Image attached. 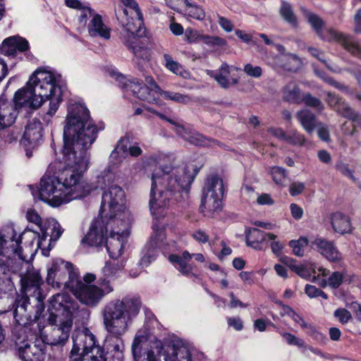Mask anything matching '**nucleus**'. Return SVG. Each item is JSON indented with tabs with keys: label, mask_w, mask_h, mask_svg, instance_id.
Here are the masks:
<instances>
[{
	"label": "nucleus",
	"mask_w": 361,
	"mask_h": 361,
	"mask_svg": "<svg viewBox=\"0 0 361 361\" xmlns=\"http://www.w3.org/2000/svg\"><path fill=\"white\" fill-rule=\"evenodd\" d=\"M66 124L63 128L64 146L61 161L49 166V172L55 173L72 200L82 198L98 186L92 187L82 180L88 168L87 150L97 137L99 130L90 120L87 109L80 104H71L68 108Z\"/></svg>",
	"instance_id": "nucleus-1"
},
{
	"label": "nucleus",
	"mask_w": 361,
	"mask_h": 361,
	"mask_svg": "<svg viewBox=\"0 0 361 361\" xmlns=\"http://www.w3.org/2000/svg\"><path fill=\"white\" fill-rule=\"evenodd\" d=\"M141 302L127 296L113 300L102 310L103 324L108 333L104 345L107 357L96 344L94 336L87 328L74 332L70 357L73 361H123L125 345L121 336L128 331L133 319L138 314Z\"/></svg>",
	"instance_id": "nucleus-2"
},
{
	"label": "nucleus",
	"mask_w": 361,
	"mask_h": 361,
	"mask_svg": "<svg viewBox=\"0 0 361 361\" xmlns=\"http://www.w3.org/2000/svg\"><path fill=\"white\" fill-rule=\"evenodd\" d=\"M60 78V75L56 77L50 71L37 70L30 78L26 86L16 92V104L37 109L45 99H49V109L42 118L43 121L49 124L61 101V89L57 85Z\"/></svg>",
	"instance_id": "nucleus-3"
},
{
	"label": "nucleus",
	"mask_w": 361,
	"mask_h": 361,
	"mask_svg": "<svg viewBox=\"0 0 361 361\" xmlns=\"http://www.w3.org/2000/svg\"><path fill=\"white\" fill-rule=\"evenodd\" d=\"M79 305L68 294L57 293L49 300L48 326L41 332L40 339L51 345H64L73 326L74 314Z\"/></svg>",
	"instance_id": "nucleus-4"
},
{
	"label": "nucleus",
	"mask_w": 361,
	"mask_h": 361,
	"mask_svg": "<svg viewBox=\"0 0 361 361\" xmlns=\"http://www.w3.org/2000/svg\"><path fill=\"white\" fill-rule=\"evenodd\" d=\"M100 216L103 222L107 219L114 225L127 220L130 222V213L125 207V193L118 185L111 186L102 195Z\"/></svg>",
	"instance_id": "nucleus-5"
},
{
	"label": "nucleus",
	"mask_w": 361,
	"mask_h": 361,
	"mask_svg": "<svg viewBox=\"0 0 361 361\" xmlns=\"http://www.w3.org/2000/svg\"><path fill=\"white\" fill-rule=\"evenodd\" d=\"M71 277V281L66 282L65 288L81 303L91 307H96L105 295L114 291L111 284L99 282L100 286H98L82 282L79 275L72 274Z\"/></svg>",
	"instance_id": "nucleus-6"
},
{
	"label": "nucleus",
	"mask_w": 361,
	"mask_h": 361,
	"mask_svg": "<svg viewBox=\"0 0 361 361\" xmlns=\"http://www.w3.org/2000/svg\"><path fill=\"white\" fill-rule=\"evenodd\" d=\"M155 177L160 180L159 185L173 197L175 201H184L188 198L190 185L194 177L188 167L175 168L170 173L155 175Z\"/></svg>",
	"instance_id": "nucleus-7"
},
{
	"label": "nucleus",
	"mask_w": 361,
	"mask_h": 361,
	"mask_svg": "<svg viewBox=\"0 0 361 361\" xmlns=\"http://www.w3.org/2000/svg\"><path fill=\"white\" fill-rule=\"evenodd\" d=\"M223 179L217 175L208 176L202 188L200 212L208 218H214L223 209V197L224 195Z\"/></svg>",
	"instance_id": "nucleus-8"
},
{
	"label": "nucleus",
	"mask_w": 361,
	"mask_h": 361,
	"mask_svg": "<svg viewBox=\"0 0 361 361\" xmlns=\"http://www.w3.org/2000/svg\"><path fill=\"white\" fill-rule=\"evenodd\" d=\"M15 231L12 228L7 231L6 235H0V255H4L6 250H11L19 259L27 261L31 250H35L33 247L37 233L25 231L18 238H15Z\"/></svg>",
	"instance_id": "nucleus-9"
},
{
	"label": "nucleus",
	"mask_w": 361,
	"mask_h": 361,
	"mask_svg": "<svg viewBox=\"0 0 361 361\" xmlns=\"http://www.w3.org/2000/svg\"><path fill=\"white\" fill-rule=\"evenodd\" d=\"M51 173L48 170L41 179L40 199L51 207H59L72 201L58 176L55 173L51 175Z\"/></svg>",
	"instance_id": "nucleus-10"
},
{
	"label": "nucleus",
	"mask_w": 361,
	"mask_h": 361,
	"mask_svg": "<svg viewBox=\"0 0 361 361\" xmlns=\"http://www.w3.org/2000/svg\"><path fill=\"white\" fill-rule=\"evenodd\" d=\"M130 224L127 220L116 225L106 222L105 231L109 235L106 236L105 245L110 257L116 259L121 255L124 243L129 235Z\"/></svg>",
	"instance_id": "nucleus-11"
},
{
	"label": "nucleus",
	"mask_w": 361,
	"mask_h": 361,
	"mask_svg": "<svg viewBox=\"0 0 361 361\" xmlns=\"http://www.w3.org/2000/svg\"><path fill=\"white\" fill-rule=\"evenodd\" d=\"M43 300L35 298L32 305L27 295H22L16 300L13 317L19 325H26L39 318L44 310Z\"/></svg>",
	"instance_id": "nucleus-12"
},
{
	"label": "nucleus",
	"mask_w": 361,
	"mask_h": 361,
	"mask_svg": "<svg viewBox=\"0 0 361 361\" xmlns=\"http://www.w3.org/2000/svg\"><path fill=\"white\" fill-rule=\"evenodd\" d=\"M123 5L130 9L131 16L129 17L128 11L125 8L123 15L119 16L121 24L125 31L132 36L140 35L143 27V16L138 4L135 0H120Z\"/></svg>",
	"instance_id": "nucleus-13"
},
{
	"label": "nucleus",
	"mask_w": 361,
	"mask_h": 361,
	"mask_svg": "<svg viewBox=\"0 0 361 361\" xmlns=\"http://www.w3.org/2000/svg\"><path fill=\"white\" fill-rule=\"evenodd\" d=\"M159 183L160 180L152 174L149 204L152 216L158 219L166 215L170 201L173 200Z\"/></svg>",
	"instance_id": "nucleus-14"
},
{
	"label": "nucleus",
	"mask_w": 361,
	"mask_h": 361,
	"mask_svg": "<svg viewBox=\"0 0 361 361\" xmlns=\"http://www.w3.org/2000/svg\"><path fill=\"white\" fill-rule=\"evenodd\" d=\"M72 274L78 275L71 263L56 259L47 270V282L54 288H60L62 285L65 286L66 282L71 281Z\"/></svg>",
	"instance_id": "nucleus-15"
},
{
	"label": "nucleus",
	"mask_w": 361,
	"mask_h": 361,
	"mask_svg": "<svg viewBox=\"0 0 361 361\" xmlns=\"http://www.w3.org/2000/svg\"><path fill=\"white\" fill-rule=\"evenodd\" d=\"M303 13L308 23L322 39L329 42H336L342 44L347 35H345L332 27H323V20L319 16L307 10L304 9Z\"/></svg>",
	"instance_id": "nucleus-16"
},
{
	"label": "nucleus",
	"mask_w": 361,
	"mask_h": 361,
	"mask_svg": "<svg viewBox=\"0 0 361 361\" xmlns=\"http://www.w3.org/2000/svg\"><path fill=\"white\" fill-rule=\"evenodd\" d=\"M46 345L40 338L26 340L16 344V355L21 361H43Z\"/></svg>",
	"instance_id": "nucleus-17"
},
{
	"label": "nucleus",
	"mask_w": 361,
	"mask_h": 361,
	"mask_svg": "<svg viewBox=\"0 0 361 361\" xmlns=\"http://www.w3.org/2000/svg\"><path fill=\"white\" fill-rule=\"evenodd\" d=\"M22 288L26 295L39 300H44L41 293V286L43 284V279L37 270L29 269L20 279Z\"/></svg>",
	"instance_id": "nucleus-18"
},
{
	"label": "nucleus",
	"mask_w": 361,
	"mask_h": 361,
	"mask_svg": "<svg viewBox=\"0 0 361 361\" xmlns=\"http://www.w3.org/2000/svg\"><path fill=\"white\" fill-rule=\"evenodd\" d=\"M42 232V235L37 233V238L36 239L37 243L35 250H32L30 252V257H32L38 249L43 250L44 249V243L47 241V236L49 235V247L51 245V241H56L63 233L61 225L54 219H50L48 221V228L44 230L43 227L40 228Z\"/></svg>",
	"instance_id": "nucleus-19"
},
{
	"label": "nucleus",
	"mask_w": 361,
	"mask_h": 361,
	"mask_svg": "<svg viewBox=\"0 0 361 361\" xmlns=\"http://www.w3.org/2000/svg\"><path fill=\"white\" fill-rule=\"evenodd\" d=\"M107 219H104L103 222L102 217L100 216L99 219L95 220L90 228L87 234L82 240V244H87L89 246H100L104 241L106 236L108 235L105 231V226Z\"/></svg>",
	"instance_id": "nucleus-20"
},
{
	"label": "nucleus",
	"mask_w": 361,
	"mask_h": 361,
	"mask_svg": "<svg viewBox=\"0 0 361 361\" xmlns=\"http://www.w3.org/2000/svg\"><path fill=\"white\" fill-rule=\"evenodd\" d=\"M165 361H192L189 348L180 340L172 341L166 347Z\"/></svg>",
	"instance_id": "nucleus-21"
},
{
	"label": "nucleus",
	"mask_w": 361,
	"mask_h": 361,
	"mask_svg": "<svg viewBox=\"0 0 361 361\" xmlns=\"http://www.w3.org/2000/svg\"><path fill=\"white\" fill-rule=\"evenodd\" d=\"M234 71H238L240 68L229 66L226 63H223L215 73L212 71H208V74L213 77L222 88L227 89L239 82L238 78H233L231 75V73Z\"/></svg>",
	"instance_id": "nucleus-22"
},
{
	"label": "nucleus",
	"mask_w": 361,
	"mask_h": 361,
	"mask_svg": "<svg viewBox=\"0 0 361 361\" xmlns=\"http://www.w3.org/2000/svg\"><path fill=\"white\" fill-rule=\"evenodd\" d=\"M280 52L274 58V64L287 71H297L302 66V61L296 55L285 52V48L280 44L276 45Z\"/></svg>",
	"instance_id": "nucleus-23"
},
{
	"label": "nucleus",
	"mask_w": 361,
	"mask_h": 361,
	"mask_svg": "<svg viewBox=\"0 0 361 361\" xmlns=\"http://www.w3.org/2000/svg\"><path fill=\"white\" fill-rule=\"evenodd\" d=\"M42 139V127L41 122L34 118L29 122L22 140V143L25 147H35Z\"/></svg>",
	"instance_id": "nucleus-24"
},
{
	"label": "nucleus",
	"mask_w": 361,
	"mask_h": 361,
	"mask_svg": "<svg viewBox=\"0 0 361 361\" xmlns=\"http://www.w3.org/2000/svg\"><path fill=\"white\" fill-rule=\"evenodd\" d=\"M29 48L28 42L18 36L10 37L3 42L0 50L6 56H15L18 51L23 52Z\"/></svg>",
	"instance_id": "nucleus-25"
},
{
	"label": "nucleus",
	"mask_w": 361,
	"mask_h": 361,
	"mask_svg": "<svg viewBox=\"0 0 361 361\" xmlns=\"http://www.w3.org/2000/svg\"><path fill=\"white\" fill-rule=\"evenodd\" d=\"M312 245L319 252L329 261L338 262L342 259L341 254L338 251L334 243L324 238H318L312 242Z\"/></svg>",
	"instance_id": "nucleus-26"
},
{
	"label": "nucleus",
	"mask_w": 361,
	"mask_h": 361,
	"mask_svg": "<svg viewBox=\"0 0 361 361\" xmlns=\"http://www.w3.org/2000/svg\"><path fill=\"white\" fill-rule=\"evenodd\" d=\"M326 101L330 106L334 107L336 111L343 116L355 122L359 121L360 120L361 121V117L346 103L341 101L336 94L328 93Z\"/></svg>",
	"instance_id": "nucleus-27"
},
{
	"label": "nucleus",
	"mask_w": 361,
	"mask_h": 361,
	"mask_svg": "<svg viewBox=\"0 0 361 361\" xmlns=\"http://www.w3.org/2000/svg\"><path fill=\"white\" fill-rule=\"evenodd\" d=\"M277 236L271 233L263 232L258 228H250L246 233L247 244L255 250H262V243L276 240Z\"/></svg>",
	"instance_id": "nucleus-28"
},
{
	"label": "nucleus",
	"mask_w": 361,
	"mask_h": 361,
	"mask_svg": "<svg viewBox=\"0 0 361 361\" xmlns=\"http://www.w3.org/2000/svg\"><path fill=\"white\" fill-rule=\"evenodd\" d=\"M331 226L335 232L340 234L350 233L353 227L350 217L340 212H336L329 215Z\"/></svg>",
	"instance_id": "nucleus-29"
},
{
	"label": "nucleus",
	"mask_w": 361,
	"mask_h": 361,
	"mask_svg": "<svg viewBox=\"0 0 361 361\" xmlns=\"http://www.w3.org/2000/svg\"><path fill=\"white\" fill-rule=\"evenodd\" d=\"M183 130L178 132L177 134L184 140L188 141L191 144L198 146H207L214 147L219 145V142L216 140L209 139L204 135L198 133L191 132L183 125Z\"/></svg>",
	"instance_id": "nucleus-30"
},
{
	"label": "nucleus",
	"mask_w": 361,
	"mask_h": 361,
	"mask_svg": "<svg viewBox=\"0 0 361 361\" xmlns=\"http://www.w3.org/2000/svg\"><path fill=\"white\" fill-rule=\"evenodd\" d=\"M16 116V109L11 103L0 101V130L11 126Z\"/></svg>",
	"instance_id": "nucleus-31"
},
{
	"label": "nucleus",
	"mask_w": 361,
	"mask_h": 361,
	"mask_svg": "<svg viewBox=\"0 0 361 361\" xmlns=\"http://www.w3.org/2000/svg\"><path fill=\"white\" fill-rule=\"evenodd\" d=\"M192 259V255L188 251H184L181 256L171 255L169 257V261L183 275L189 276L193 269V266L188 262Z\"/></svg>",
	"instance_id": "nucleus-32"
},
{
	"label": "nucleus",
	"mask_w": 361,
	"mask_h": 361,
	"mask_svg": "<svg viewBox=\"0 0 361 361\" xmlns=\"http://www.w3.org/2000/svg\"><path fill=\"white\" fill-rule=\"evenodd\" d=\"M88 32L92 37H100L109 39L111 37L110 29L104 24L102 16L96 14L88 25Z\"/></svg>",
	"instance_id": "nucleus-33"
},
{
	"label": "nucleus",
	"mask_w": 361,
	"mask_h": 361,
	"mask_svg": "<svg viewBox=\"0 0 361 361\" xmlns=\"http://www.w3.org/2000/svg\"><path fill=\"white\" fill-rule=\"evenodd\" d=\"M283 99L290 103L300 104L303 94L295 82H290L283 89Z\"/></svg>",
	"instance_id": "nucleus-34"
},
{
	"label": "nucleus",
	"mask_w": 361,
	"mask_h": 361,
	"mask_svg": "<svg viewBox=\"0 0 361 361\" xmlns=\"http://www.w3.org/2000/svg\"><path fill=\"white\" fill-rule=\"evenodd\" d=\"M296 117L303 129L308 134L312 135L318 125L316 123L315 115L307 109H303L297 113Z\"/></svg>",
	"instance_id": "nucleus-35"
},
{
	"label": "nucleus",
	"mask_w": 361,
	"mask_h": 361,
	"mask_svg": "<svg viewBox=\"0 0 361 361\" xmlns=\"http://www.w3.org/2000/svg\"><path fill=\"white\" fill-rule=\"evenodd\" d=\"M123 267V264L119 262L111 261L106 262L102 269L103 276L99 279V282L111 284L110 281L116 276L118 271H121Z\"/></svg>",
	"instance_id": "nucleus-36"
},
{
	"label": "nucleus",
	"mask_w": 361,
	"mask_h": 361,
	"mask_svg": "<svg viewBox=\"0 0 361 361\" xmlns=\"http://www.w3.org/2000/svg\"><path fill=\"white\" fill-rule=\"evenodd\" d=\"M164 58L166 62L165 66L170 71L185 79L190 77V72L186 71L179 63L173 61L169 55L164 54Z\"/></svg>",
	"instance_id": "nucleus-37"
},
{
	"label": "nucleus",
	"mask_w": 361,
	"mask_h": 361,
	"mask_svg": "<svg viewBox=\"0 0 361 361\" xmlns=\"http://www.w3.org/2000/svg\"><path fill=\"white\" fill-rule=\"evenodd\" d=\"M341 46L350 54L361 58V43L353 36L347 35Z\"/></svg>",
	"instance_id": "nucleus-38"
},
{
	"label": "nucleus",
	"mask_w": 361,
	"mask_h": 361,
	"mask_svg": "<svg viewBox=\"0 0 361 361\" xmlns=\"http://www.w3.org/2000/svg\"><path fill=\"white\" fill-rule=\"evenodd\" d=\"M280 14L283 19L293 27L298 26V18L295 15L290 4L283 1L280 8Z\"/></svg>",
	"instance_id": "nucleus-39"
},
{
	"label": "nucleus",
	"mask_w": 361,
	"mask_h": 361,
	"mask_svg": "<svg viewBox=\"0 0 361 361\" xmlns=\"http://www.w3.org/2000/svg\"><path fill=\"white\" fill-rule=\"evenodd\" d=\"M116 78L118 80L122 88L125 89L126 92H131L133 95L137 97L143 85L142 82L137 80H133L127 83L126 78L121 75H116Z\"/></svg>",
	"instance_id": "nucleus-40"
},
{
	"label": "nucleus",
	"mask_w": 361,
	"mask_h": 361,
	"mask_svg": "<svg viewBox=\"0 0 361 361\" xmlns=\"http://www.w3.org/2000/svg\"><path fill=\"white\" fill-rule=\"evenodd\" d=\"M164 99L171 100L178 103L187 104L191 102V97L188 94H180L179 92L161 90L159 94Z\"/></svg>",
	"instance_id": "nucleus-41"
},
{
	"label": "nucleus",
	"mask_w": 361,
	"mask_h": 361,
	"mask_svg": "<svg viewBox=\"0 0 361 361\" xmlns=\"http://www.w3.org/2000/svg\"><path fill=\"white\" fill-rule=\"evenodd\" d=\"M154 234L151 237L149 245L152 248H161L165 245L166 234L163 228H157L153 226Z\"/></svg>",
	"instance_id": "nucleus-42"
},
{
	"label": "nucleus",
	"mask_w": 361,
	"mask_h": 361,
	"mask_svg": "<svg viewBox=\"0 0 361 361\" xmlns=\"http://www.w3.org/2000/svg\"><path fill=\"white\" fill-rule=\"evenodd\" d=\"M285 141L293 146H303L306 142V138L296 130H290L287 132Z\"/></svg>",
	"instance_id": "nucleus-43"
},
{
	"label": "nucleus",
	"mask_w": 361,
	"mask_h": 361,
	"mask_svg": "<svg viewBox=\"0 0 361 361\" xmlns=\"http://www.w3.org/2000/svg\"><path fill=\"white\" fill-rule=\"evenodd\" d=\"M343 281V274L339 271L334 272L329 278L328 283L325 279H322L319 284L326 287L327 284L332 288H338Z\"/></svg>",
	"instance_id": "nucleus-44"
},
{
	"label": "nucleus",
	"mask_w": 361,
	"mask_h": 361,
	"mask_svg": "<svg viewBox=\"0 0 361 361\" xmlns=\"http://www.w3.org/2000/svg\"><path fill=\"white\" fill-rule=\"evenodd\" d=\"M185 12L188 16L198 20H202L205 17V13L201 7L190 4L188 1L185 5Z\"/></svg>",
	"instance_id": "nucleus-45"
},
{
	"label": "nucleus",
	"mask_w": 361,
	"mask_h": 361,
	"mask_svg": "<svg viewBox=\"0 0 361 361\" xmlns=\"http://www.w3.org/2000/svg\"><path fill=\"white\" fill-rule=\"evenodd\" d=\"M308 245V240L305 237H300L298 240H292L289 242L293 253L298 257L304 255V248Z\"/></svg>",
	"instance_id": "nucleus-46"
},
{
	"label": "nucleus",
	"mask_w": 361,
	"mask_h": 361,
	"mask_svg": "<svg viewBox=\"0 0 361 361\" xmlns=\"http://www.w3.org/2000/svg\"><path fill=\"white\" fill-rule=\"evenodd\" d=\"M274 181L280 185L285 183L286 179V173L285 169L279 166H274L271 170Z\"/></svg>",
	"instance_id": "nucleus-47"
},
{
	"label": "nucleus",
	"mask_w": 361,
	"mask_h": 361,
	"mask_svg": "<svg viewBox=\"0 0 361 361\" xmlns=\"http://www.w3.org/2000/svg\"><path fill=\"white\" fill-rule=\"evenodd\" d=\"M133 52L137 63L140 64V61H142V63H146L149 61V51L147 48L135 46L133 47Z\"/></svg>",
	"instance_id": "nucleus-48"
},
{
	"label": "nucleus",
	"mask_w": 361,
	"mask_h": 361,
	"mask_svg": "<svg viewBox=\"0 0 361 361\" xmlns=\"http://www.w3.org/2000/svg\"><path fill=\"white\" fill-rule=\"evenodd\" d=\"M316 268V266L313 264H311L310 268L305 265H297L293 267V271L302 278L309 279L312 273H317Z\"/></svg>",
	"instance_id": "nucleus-49"
},
{
	"label": "nucleus",
	"mask_w": 361,
	"mask_h": 361,
	"mask_svg": "<svg viewBox=\"0 0 361 361\" xmlns=\"http://www.w3.org/2000/svg\"><path fill=\"white\" fill-rule=\"evenodd\" d=\"M244 73L250 77L259 78L262 75V68L250 63H246L243 67Z\"/></svg>",
	"instance_id": "nucleus-50"
},
{
	"label": "nucleus",
	"mask_w": 361,
	"mask_h": 361,
	"mask_svg": "<svg viewBox=\"0 0 361 361\" xmlns=\"http://www.w3.org/2000/svg\"><path fill=\"white\" fill-rule=\"evenodd\" d=\"M200 40L204 44L212 46H224L226 42L224 39L217 36L201 35Z\"/></svg>",
	"instance_id": "nucleus-51"
},
{
	"label": "nucleus",
	"mask_w": 361,
	"mask_h": 361,
	"mask_svg": "<svg viewBox=\"0 0 361 361\" xmlns=\"http://www.w3.org/2000/svg\"><path fill=\"white\" fill-rule=\"evenodd\" d=\"M334 315L343 324L348 323L352 319L351 313L344 308L336 309L334 312Z\"/></svg>",
	"instance_id": "nucleus-52"
},
{
	"label": "nucleus",
	"mask_w": 361,
	"mask_h": 361,
	"mask_svg": "<svg viewBox=\"0 0 361 361\" xmlns=\"http://www.w3.org/2000/svg\"><path fill=\"white\" fill-rule=\"evenodd\" d=\"M305 292L308 295V297L317 298L322 297L323 299L326 300L328 298L327 295L322 290L317 288L316 286L312 285H306L305 288Z\"/></svg>",
	"instance_id": "nucleus-53"
},
{
	"label": "nucleus",
	"mask_w": 361,
	"mask_h": 361,
	"mask_svg": "<svg viewBox=\"0 0 361 361\" xmlns=\"http://www.w3.org/2000/svg\"><path fill=\"white\" fill-rule=\"evenodd\" d=\"M336 169L343 176L351 179L354 183H356V178L353 176L352 171L349 169L348 164L340 161L336 165Z\"/></svg>",
	"instance_id": "nucleus-54"
},
{
	"label": "nucleus",
	"mask_w": 361,
	"mask_h": 361,
	"mask_svg": "<svg viewBox=\"0 0 361 361\" xmlns=\"http://www.w3.org/2000/svg\"><path fill=\"white\" fill-rule=\"evenodd\" d=\"M308 51L310 53V54L317 58L319 61H322L324 63V65L329 68L330 70L333 71H336V68L331 66L326 61V57L323 52L320 51L319 49L314 48V47H309Z\"/></svg>",
	"instance_id": "nucleus-55"
},
{
	"label": "nucleus",
	"mask_w": 361,
	"mask_h": 361,
	"mask_svg": "<svg viewBox=\"0 0 361 361\" xmlns=\"http://www.w3.org/2000/svg\"><path fill=\"white\" fill-rule=\"evenodd\" d=\"M302 102H304L306 105L314 107L319 111L323 109V105L322 104L320 100L311 96L310 94H306L305 96L303 95Z\"/></svg>",
	"instance_id": "nucleus-56"
},
{
	"label": "nucleus",
	"mask_w": 361,
	"mask_h": 361,
	"mask_svg": "<svg viewBox=\"0 0 361 361\" xmlns=\"http://www.w3.org/2000/svg\"><path fill=\"white\" fill-rule=\"evenodd\" d=\"M159 116L168 121L169 123H170L171 125L173 126V127L172 128V130H174L176 133L178 132H180L181 130H183V122L178 118H167L166 116L161 114H158Z\"/></svg>",
	"instance_id": "nucleus-57"
},
{
	"label": "nucleus",
	"mask_w": 361,
	"mask_h": 361,
	"mask_svg": "<svg viewBox=\"0 0 361 361\" xmlns=\"http://www.w3.org/2000/svg\"><path fill=\"white\" fill-rule=\"evenodd\" d=\"M283 337L286 339V342L289 345H294L298 347H305L303 340L297 338L291 334L285 333L283 334Z\"/></svg>",
	"instance_id": "nucleus-58"
},
{
	"label": "nucleus",
	"mask_w": 361,
	"mask_h": 361,
	"mask_svg": "<svg viewBox=\"0 0 361 361\" xmlns=\"http://www.w3.org/2000/svg\"><path fill=\"white\" fill-rule=\"evenodd\" d=\"M316 127L317 128L319 137L325 142L330 141V134L328 127L323 123H319Z\"/></svg>",
	"instance_id": "nucleus-59"
},
{
	"label": "nucleus",
	"mask_w": 361,
	"mask_h": 361,
	"mask_svg": "<svg viewBox=\"0 0 361 361\" xmlns=\"http://www.w3.org/2000/svg\"><path fill=\"white\" fill-rule=\"evenodd\" d=\"M305 329H307V334L314 339L318 341H323L326 339L325 336L319 332L313 326L307 324V326Z\"/></svg>",
	"instance_id": "nucleus-60"
},
{
	"label": "nucleus",
	"mask_w": 361,
	"mask_h": 361,
	"mask_svg": "<svg viewBox=\"0 0 361 361\" xmlns=\"http://www.w3.org/2000/svg\"><path fill=\"white\" fill-rule=\"evenodd\" d=\"M27 219L42 228V219L39 215L33 209H29L26 214Z\"/></svg>",
	"instance_id": "nucleus-61"
},
{
	"label": "nucleus",
	"mask_w": 361,
	"mask_h": 361,
	"mask_svg": "<svg viewBox=\"0 0 361 361\" xmlns=\"http://www.w3.org/2000/svg\"><path fill=\"white\" fill-rule=\"evenodd\" d=\"M305 189V184L301 182H293L290 185L289 192L292 196L301 194Z\"/></svg>",
	"instance_id": "nucleus-62"
},
{
	"label": "nucleus",
	"mask_w": 361,
	"mask_h": 361,
	"mask_svg": "<svg viewBox=\"0 0 361 361\" xmlns=\"http://www.w3.org/2000/svg\"><path fill=\"white\" fill-rule=\"evenodd\" d=\"M218 23L221 27L227 32H231L233 30V23L225 17L218 16Z\"/></svg>",
	"instance_id": "nucleus-63"
},
{
	"label": "nucleus",
	"mask_w": 361,
	"mask_h": 361,
	"mask_svg": "<svg viewBox=\"0 0 361 361\" xmlns=\"http://www.w3.org/2000/svg\"><path fill=\"white\" fill-rule=\"evenodd\" d=\"M80 11L79 16V22L82 24L85 25L87 20L92 16V11L88 6H82V8L78 9Z\"/></svg>",
	"instance_id": "nucleus-64"
}]
</instances>
